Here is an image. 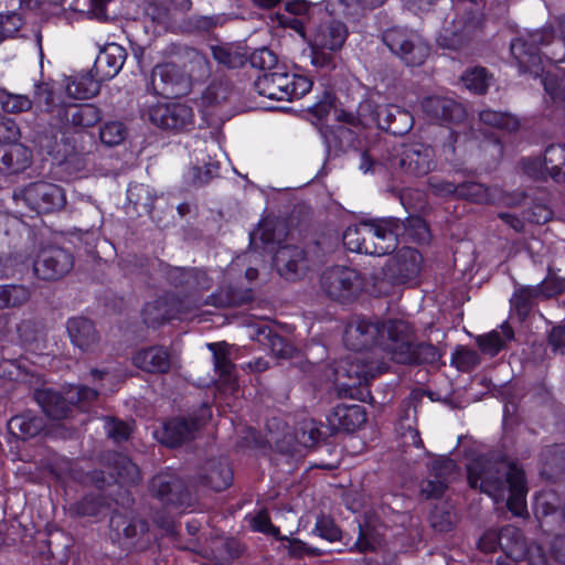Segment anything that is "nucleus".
Returning <instances> with one entry per match:
<instances>
[{"mask_svg":"<svg viewBox=\"0 0 565 565\" xmlns=\"http://www.w3.org/2000/svg\"><path fill=\"white\" fill-rule=\"evenodd\" d=\"M127 57L126 50L116 43L107 44L97 55L94 63V72L99 78L109 81L122 68Z\"/></svg>","mask_w":565,"mask_h":565,"instance_id":"obj_27","label":"nucleus"},{"mask_svg":"<svg viewBox=\"0 0 565 565\" xmlns=\"http://www.w3.org/2000/svg\"><path fill=\"white\" fill-rule=\"evenodd\" d=\"M97 395L96 390L77 385L67 392V397H63L50 388H40L34 392V399L49 417L62 419L67 416L71 405L78 404L84 406L96 399Z\"/></svg>","mask_w":565,"mask_h":565,"instance_id":"obj_8","label":"nucleus"},{"mask_svg":"<svg viewBox=\"0 0 565 565\" xmlns=\"http://www.w3.org/2000/svg\"><path fill=\"white\" fill-rule=\"evenodd\" d=\"M371 238H365L364 254L383 256L393 252L399 236H408L417 242H426L429 231L420 217H409L407 222L398 218L365 221Z\"/></svg>","mask_w":565,"mask_h":565,"instance_id":"obj_2","label":"nucleus"},{"mask_svg":"<svg viewBox=\"0 0 565 565\" xmlns=\"http://www.w3.org/2000/svg\"><path fill=\"white\" fill-rule=\"evenodd\" d=\"M250 288L234 287L232 285L221 287L216 292L209 296L203 302L196 305L213 306L216 308L239 307L253 300Z\"/></svg>","mask_w":565,"mask_h":565,"instance_id":"obj_32","label":"nucleus"},{"mask_svg":"<svg viewBox=\"0 0 565 565\" xmlns=\"http://www.w3.org/2000/svg\"><path fill=\"white\" fill-rule=\"evenodd\" d=\"M66 331L72 344L82 352H92L99 342V334L88 318L72 317L66 322Z\"/></svg>","mask_w":565,"mask_h":565,"instance_id":"obj_26","label":"nucleus"},{"mask_svg":"<svg viewBox=\"0 0 565 565\" xmlns=\"http://www.w3.org/2000/svg\"><path fill=\"white\" fill-rule=\"evenodd\" d=\"M207 349L213 354L214 370L221 383L231 391L236 390L235 365L230 359V345L226 342L207 343Z\"/></svg>","mask_w":565,"mask_h":565,"instance_id":"obj_31","label":"nucleus"},{"mask_svg":"<svg viewBox=\"0 0 565 565\" xmlns=\"http://www.w3.org/2000/svg\"><path fill=\"white\" fill-rule=\"evenodd\" d=\"M330 420L339 429L354 431L365 423L366 414L361 405L340 404L333 408Z\"/></svg>","mask_w":565,"mask_h":565,"instance_id":"obj_33","label":"nucleus"},{"mask_svg":"<svg viewBox=\"0 0 565 565\" xmlns=\"http://www.w3.org/2000/svg\"><path fill=\"white\" fill-rule=\"evenodd\" d=\"M43 427L41 418L30 415L14 416L9 420L10 430L23 439L36 436Z\"/></svg>","mask_w":565,"mask_h":565,"instance_id":"obj_42","label":"nucleus"},{"mask_svg":"<svg viewBox=\"0 0 565 565\" xmlns=\"http://www.w3.org/2000/svg\"><path fill=\"white\" fill-rule=\"evenodd\" d=\"M150 491L167 507L185 509L191 505V495L184 481L172 470L156 475Z\"/></svg>","mask_w":565,"mask_h":565,"instance_id":"obj_12","label":"nucleus"},{"mask_svg":"<svg viewBox=\"0 0 565 565\" xmlns=\"http://www.w3.org/2000/svg\"><path fill=\"white\" fill-rule=\"evenodd\" d=\"M479 204H491V203H510L502 193V190L498 186H486L477 182H465L459 184V195Z\"/></svg>","mask_w":565,"mask_h":565,"instance_id":"obj_34","label":"nucleus"},{"mask_svg":"<svg viewBox=\"0 0 565 565\" xmlns=\"http://www.w3.org/2000/svg\"><path fill=\"white\" fill-rule=\"evenodd\" d=\"M456 463L449 458L435 459L430 472L420 486V492L426 499L439 498L456 476Z\"/></svg>","mask_w":565,"mask_h":565,"instance_id":"obj_21","label":"nucleus"},{"mask_svg":"<svg viewBox=\"0 0 565 565\" xmlns=\"http://www.w3.org/2000/svg\"><path fill=\"white\" fill-rule=\"evenodd\" d=\"M254 86L260 96L269 99L292 100L310 92L312 83L305 76L276 67L273 72L259 75Z\"/></svg>","mask_w":565,"mask_h":565,"instance_id":"obj_6","label":"nucleus"},{"mask_svg":"<svg viewBox=\"0 0 565 565\" xmlns=\"http://www.w3.org/2000/svg\"><path fill=\"white\" fill-rule=\"evenodd\" d=\"M312 534L319 536L328 542H335L340 540L341 531L335 525L333 520L321 516L317 520L312 530Z\"/></svg>","mask_w":565,"mask_h":565,"instance_id":"obj_61","label":"nucleus"},{"mask_svg":"<svg viewBox=\"0 0 565 565\" xmlns=\"http://www.w3.org/2000/svg\"><path fill=\"white\" fill-rule=\"evenodd\" d=\"M382 39L390 51L409 66L422 65L429 54L426 41L406 28H390L384 31Z\"/></svg>","mask_w":565,"mask_h":565,"instance_id":"obj_7","label":"nucleus"},{"mask_svg":"<svg viewBox=\"0 0 565 565\" xmlns=\"http://www.w3.org/2000/svg\"><path fill=\"white\" fill-rule=\"evenodd\" d=\"M469 486L488 494L495 502H507L516 516L526 514L527 486L524 471L505 459L477 458L468 468Z\"/></svg>","mask_w":565,"mask_h":565,"instance_id":"obj_1","label":"nucleus"},{"mask_svg":"<svg viewBox=\"0 0 565 565\" xmlns=\"http://www.w3.org/2000/svg\"><path fill=\"white\" fill-rule=\"evenodd\" d=\"M1 167L0 171L7 173H18L26 169L31 162V153L28 148L21 143H10L0 148Z\"/></svg>","mask_w":565,"mask_h":565,"instance_id":"obj_37","label":"nucleus"},{"mask_svg":"<svg viewBox=\"0 0 565 565\" xmlns=\"http://www.w3.org/2000/svg\"><path fill=\"white\" fill-rule=\"evenodd\" d=\"M249 63L255 68L273 72L276 68L277 56L269 49L260 47L250 54Z\"/></svg>","mask_w":565,"mask_h":565,"instance_id":"obj_60","label":"nucleus"},{"mask_svg":"<svg viewBox=\"0 0 565 565\" xmlns=\"http://www.w3.org/2000/svg\"><path fill=\"white\" fill-rule=\"evenodd\" d=\"M373 107V103L370 100L363 102L360 104L358 109V115L343 110V109H333V116L335 120L339 122L348 124L351 127H358L360 125H369L370 117L367 118L366 113L371 114V109Z\"/></svg>","mask_w":565,"mask_h":565,"instance_id":"obj_51","label":"nucleus"},{"mask_svg":"<svg viewBox=\"0 0 565 565\" xmlns=\"http://www.w3.org/2000/svg\"><path fill=\"white\" fill-rule=\"evenodd\" d=\"M18 333L21 341L31 350H41L44 343L43 327L33 320H23L18 326Z\"/></svg>","mask_w":565,"mask_h":565,"instance_id":"obj_44","label":"nucleus"},{"mask_svg":"<svg viewBox=\"0 0 565 565\" xmlns=\"http://www.w3.org/2000/svg\"><path fill=\"white\" fill-rule=\"evenodd\" d=\"M510 50L521 68H530L536 65L540 60L539 54L554 62L565 61V49L559 42H556L555 35L550 29L536 30L520 36L511 42Z\"/></svg>","mask_w":565,"mask_h":565,"instance_id":"obj_4","label":"nucleus"},{"mask_svg":"<svg viewBox=\"0 0 565 565\" xmlns=\"http://www.w3.org/2000/svg\"><path fill=\"white\" fill-rule=\"evenodd\" d=\"M274 264L280 276L294 280L309 269V259L301 247L280 246L274 255Z\"/></svg>","mask_w":565,"mask_h":565,"instance_id":"obj_22","label":"nucleus"},{"mask_svg":"<svg viewBox=\"0 0 565 565\" xmlns=\"http://www.w3.org/2000/svg\"><path fill=\"white\" fill-rule=\"evenodd\" d=\"M481 6L475 0H457L451 20L446 19L438 42L441 46L457 50L476 32L482 22Z\"/></svg>","mask_w":565,"mask_h":565,"instance_id":"obj_5","label":"nucleus"},{"mask_svg":"<svg viewBox=\"0 0 565 565\" xmlns=\"http://www.w3.org/2000/svg\"><path fill=\"white\" fill-rule=\"evenodd\" d=\"M381 372L382 369L379 365L367 362L363 356L354 355L335 370V376L341 385L354 387L367 384Z\"/></svg>","mask_w":565,"mask_h":565,"instance_id":"obj_20","label":"nucleus"},{"mask_svg":"<svg viewBox=\"0 0 565 565\" xmlns=\"http://www.w3.org/2000/svg\"><path fill=\"white\" fill-rule=\"evenodd\" d=\"M54 92L53 86L50 83H38L34 85L33 104L41 109V111H47L53 114Z\"/></svg>","mask_w":565,"mask_h":565,"instance_id":"obj_57","label":"nucleus"},{"mask_svg":"<svg viewBox=\"0 0 565 565\" xmlns=\"http://www.w3.org/2000/svg\"><path fill=\"white\" fill-rule=\"evenodd\" d=\"M142 317L145 323L150 327H156L170 319V315L163 308V301L159 299L145 306Z\"/></svg>","mask_w":565,"mask_h":565,"instance_id":"obj_59","label":"nucleus"},{"mask_svg":"<svg viewBox=\"0 0 565 565\" xmlns=\"http://www.w3.org/2000/svg\"><path fill=\"white\" fill-rule=\"evenodd\" d=\"M396 430L399 434L402 441L405 446L413 445L417 448L423 446V440L419 436V433L417 429H414L412 427L408 414L399 419Z\"/></svg>","mask_w":565,"mask_h":565,"instance_id":"obj_63","label":"nucleus"},{"mask_svg":"<svg viewBox=\"0 0 565 565\" xmlns=\"http://www.w3.org/2000/svg\"><path fill=\"white\" fill-rule=\"evenodd\" d=\"M128 135L126 125L118 120H110L99 128V140L106 147L119 146Z\"/></svg>","mask_w":565,"mask_h":565,"instance_id":"obj_47","label":"nucleus"},{"mask_svg":"<svg viewBox=\"0 0 565 565\" xmlns=\"http://www.w3.org/2000/svg\"><path fill=\"white\" fill-rule=\"evenodd\" d=\"M110 473L120 484L132 486L141 481L139 467L124 454L115 452L109 457Z\"/></svg>","mask_w":565,"mask_h":565,"instance_id":"obj_36","label":"nucleus"},{"mask_svg":"<svg viewBox=\"0 0 565 565\" xmlns=\"http://www.w3.org/2000/svg\"><path fill=\"white\" fill-rule=\"evenodd\" d=\"M540 297V289L535 286H520L511 297V307L521 319H524L534 307Z\"/></svg>","mask_w":565,"mask_h":565,"instance_id":"obj_41","label":"nucleus"},{"mask_svg":"<svg viewBox=\"0 0 565 565\" xmlns=\"http://www.w3.org/2000/svg\"><path fill=\"white\" fill-rule=\"evenodd\" d=\"M423 111L433 120L460 124L467 117L465 107L449 97L429 96L422 102Z\"/></svg>","mask_w":565,"mask_h":565,"instance_id":"obj_23","label":"nucleus"},{"mask_svg":"<svg viewBox=\"0 0 565 565\" xmlns=\"http://www.w3.org/2000/svg\"><path fill=\"white\" fill-rule=\"evenodd\" d=\"M230 90L224 83H212L201 96V103L205 107H213L228 98Z\"/></svg>","mask_w":565,"mask_h":565,"instance_id":"obj_58","label":"nucleus"},{"mask_svg":"<svg viewBox=\"0 0 565 565\" xmlns=\"http://www.w3.org/2000/svg\"><path fill=\"white\" fill-rule=\"evenodd\" d=\"M153 190L142 183L130 184L127 190V199L138 215L151 214L154 201Z\"/></svg>","mask_w":565,"mask_h":565,"instance_id":"obj_39","label":"nucleus"},{"mask_svg":"<svg viewBox=\"0 0 565 565\" xmlns=\"http://www.w3.org/2000/svg\"><path fill=\"white\" fill-rule=\"evenodd\" d=\"M463 85L471 92L483 94L490 85V76L484 67L467 70L461 77Z\"/></svg>","mask_w":565,"mask_h":565,"instance_id":"obj_50","label":"nucleus"},{"mask_svg":"<svg viewBox=\"0 0 565 565\" xmlns=\"http://www.w3.org/2000/svg\"><path fill=\"white\" fill-rule=\"evenodd\" d=\"M0 105L4 113L20 114L32 109L33 102L28 95L0 90Z\"/></svg>","mask_w":565,"mask_h":565,"instance_id":"obj_48","label":"nucleus"},{"mask_svg":"<svg viewBox=\"0 0 565 565\" xmlns=\"http://www.w3.org/2000/svg\"><path fill=\"white\" fill-rule=\"evenodd\" d=\"M190 78L174 64L163 63L153 67L150 87L157 95L174 98L190 90Z\"/></svg>","mask_w":565,"mask_h":565,"instance_id":"obj_13","label":"nucleus"},{"mask_svg":"<svg viewBox=\"0 0 565 565\" xmlns=\"http://www.w3.org/2000/svg\"><path fill=\"white\" fill-rule=\"evenodd\" d=\"M370 231L366 230L365 221L356 225L349 226L343 233L344 246L355 253L364 254L365 238H371Z\"/></svg>","mask_w":565,"mask_h":565,"instance_id":"obj_49","label":"nucleus"},{"mask_svg":"<svg viewBox=\"0 0 565 565\" xmlns=\"http://www.w3.org/2000/svg\"><path fill=\"white\" fill-rule=\"evenodd\" d=\"M199 422L193 418H173L154 431L157 440L167 447L174 448L194 438Z\"/></svg>","mask_w":565,"mask_h":565,"instance_id":"obj_24","label":"nucleus"},{"mask_svg":"<svg viewBox=\"0 0 565 565\" xmlns=\"http://www.w3.org/2000/svg\"><path fill=\"white\" fill-rule=\"evenodd\" d=\"M422 262V255L416 249L403 247L387 260L384 274L393 284H405L418 277Z\"/></svg>","mask_w":565,"mask_h":565,"instance_id":"obj_18","label":"nucleus"},{"mask_svg":"<svg viewBox=\"0 0 565 565\" xmlns=\"http://www.w3.org/2000/svg\"><path fill=\"white\" fill-rule=\"evenodd\" d=\"M103 82L105 81L99 78L92 68L89 72L74 76L72 82L66 85V90L74 98H92L98 94Z\"/></svg>","mask_w":565,"mask_h":565,"instance_id":"obj_38","label":"nucleus"},{"mask_svg":"<svg viewBox=\"0 0 565 565\" xmlns=\"http://www.w3.org/2000/svg\"><path fill=\"white\" fill-rule=\"evenodd\" d=\"M371 122L393 135L402 136L411 130L413 116L396 105H373L370 114Z\"/></svg>","mask_w":565,"mask_h":565,"instance_id":"obj_19","label":"nucleus"},{"mask_svg":"<svg viewBox=\"0 0 565 565\" xmlns=\"http://www.w3.org/2000/svg\"><path fill=\"white\" fill-rule=\"evenodd\" d=\"M542 459L544 466L551 470V472H561L565 470V445H553L548 446L543 455Z\"/></svg>","mask_w":565,"mask_h":565,"instance_id":"obj_56","label":"nucleus"},{"mask_svg":"<svg viewBox=\"0 0 565 565\" xmlns=\"http://www.w3.org/2000/svg\"><path fill=\"white\" fill-rule=\"evenodd\" d=\"M390 322L391 320L380 323L379 321L374 322L365 319H356L350 322L343 335L345 347L359 352L377 345L385 352L383 342L387 340L385 328Z\"/></svg>","mask_w":565,"mask_h":565,"instance_id":"obj_11","label":"nucleus"},{"mask_svg":"<svg viewBox=\"0 0 565 565\" xmlns=\"http://www.w3.org/2000/svg\"><path fill=\"white\" fill-rule=\"evenodd\" d=\"M559 503L561 500L554 490H543L535 497V515L539 519L543 516H550L557 511Z\"/></svg>","mask_w":565,"mask_h":565,"instance_id":"obj_53","label":"nucleus"},{"mask_svg":"<svg viewBox=\"0 0 565 565\" xmlns=\"http://www.w3.org/2000/svg\"><path fill=\"white\" fill-rule=\"evenodd\" d=\"M480 362L479 354L475 350L460 348L452 354V363L461 371H470Z\"/></svg>","mask_w":565,"mask_h":565,"instance_id":"obj_64","label":"nucleus"},{"mask_svg":"<svg viewBox=\"0 0 565 565\" xmlns=\"http://www.w3.org/2000/svg\"><path fill=\"white\" fill-rule=\"evenodd\" d=\"M391 166L411 175H426L437 168L435 149L420 142L403 145L396 150Z\"/></svg>","mask_w":565,"mask_h":565,"instance_id":"obj_9","label":"nucleus"},{"mask_svg":"<svg viewBox=\"0 0 565 565\" xmlns=\"http://www.w3.org/2000/svg\"><path fill=\"white\" fill-rule=\"evenodd\" d=\"M513 330L508 323H502L500 331L493 330L487 334L479 335L477 343L482 352L489 355H495L505 344L513 339Z\"/></svg>","mask_w":565,"mask_h":565,"instance_id":"obj_40","label":"nucleus"},{"mask_svg":"<svg viewBox=\"0 0 565 565\" xmlns=\"http://www.w3.org/2000/svg\"><path fill=\"white\" fill-rule=\"evenodd\" d=\"M54 124L60 129L81 130L93 127L102 119V111L93 104H67L57 105L53 109Z\"/></svg>","mask_w":565,"mask_h":565,"instance_id":"obj_14","label":"nucleus"},{"mask_svg":"<svg viewBox=\"0 0 565 565\" xmlns=\"http://www.w3.org/2000/svg\"><path fill=\"white\" fill-rule=\"evenodd\" d=\"M30 289L23 285L0 286V309L20 307L30 299Z\"/></svg>","mask_w":565,"mask_h":565,"instance_id":"obj_46","label":"nucleus"},{"mask_svg":"<svg viewBox=\"0 0 565 565\" xmlns=\"http://www.w3.org/2000/svg\"><path fill=\"white\" fill-rule=\"evenodd\" d=\"M480 120L491 127H497L507 130H514L518 128V120L507 113H500L492 109H483L479 113Z\"/></svg>","mask_w":565,"mask_h":565,"instance_id":"obj_54","label":"nucleus"},{"mask_svg":"<svg viewBox=\"0 0 565 565\" xmlns=\"http://www.w3.org/2000/svg\"><path fill=\"white\" fill-rule=\"evenodd\" d=\"M150 121L162 129L182 131L194 125L193 109L181 103L158 104L149 110Z\"/></svg>","mask_w":565,"mask_h":565,"instance_id":"obj_16","label":"nucleus"},{"mask_svg":"<svg viewBox=\"0 0 565 565\" xmlns=\"http://www.w3.org/2000/svg\"><path fill=\"white\" fill-rule=\"evenodd\" d=\"M525 541L520 529L507 525L499 532V547L509 558L508 562H520L525 556Z\"/></svg>","mask_w":565,"mask_h":565,"instance_id":"obj_35","label":"nucleus"},{"mask_svg":"<svg viewBox=\"0 0 565 565\" xmlns=\"http://www.w3.org/2000/svg\"><path fill=\"white\" fill-rule=\"evenodd\" d=\"M23 200L31 210L38 213H51L64 206V190L53 183L36 182L28 185L23 192Z\"/></svg>","mask_w":565,"mask_h":565,"instance_id":"obj_17","label":"nucleus"},{"mask_svg":"<svg viewBox=\"0 0 565 565\" xmlns=\"http://www.w3.org/2000/svg\"><path fill=\"white\" fill-rule=\"evenodd\" d=\"M320 282L328 297L341 302L355 298L363 286L360 274L344 266L326 269Z\"/></svg>","mask_w":565,"mask_h":565,"instance_id":"obj_10","label":"nucleus"},{"mask_svg":"<svg viewBox=\"0 0 565 565\" xmlns=\"http://www.w3.org/2000/svg\"><path fill=\"white\" fill-rule=\"evenodd\" d=\"M347 36V25L341 21L330 20L317 26L312 36V43L315 47L335 52L343 46Z\"/></svg>","mask_w":565,"mask_h":565,"instance_id":"obj_28","label":"nucleus"},{"mask_svg":"<svg viewBox=\"0 0 565 565\" xmlns=\"http://www.w3.org/2000/svg\"><path fill=\"white\" fill-rule=\"evenodd\" d=\"M74 258L70 252L57 246L41 249L33 264L34 274L43 280H57L73 268Z\"/></svg>","mask_w":565,"mask_h":565,"instance_id":"obj_15","label":"nucleus"},{"mask_svg":"<svg viewBox=\"0 0 565 565\" xmlns=\"http://www.w3.org/2000/svg\"><path fill=\"white\" fill-rule=\"evenodd\" d=\"M199 479L214 491H223L233 480V471L225 459H211L201 469Z\"/></svg>","mask_w":565,"mask_h":565,"instance_id":"obj_29","label":"nucleus"},{"mask_svg":"<svg viewBox=\"0 0 565 565\" xmlns=\"http://www.w3.org/2000/svg\"><path fill=\"white\" fill-rule=\"evenodd\" d=\"M258 337V340L270 350L274 356L279 359H288L292 356L295 348L282 337L271 332V330L260 329Z\"/></svg>","mask_w":565,"mask_h":565,"instance_id":"obj_43","label":"nucleus"},{"mask_svg":"<svg viewBox=\"0 0 565 565\" xmlns=\"http://www.w3.org/2000/svg\"><path fill=\"white\" fill-rule=\"evenodd\" d=\"M132 362L135 366L148 373H166L171 366L170 353L161 345L139 350Z\"/></svg>","mask_w":565,"mask_h":565,"instance_id":"obj_30","label":"nucleus"},{"mask_svg":"<svg viewBox=\"0 0 565 565\" xmlns=\"http://www.w3.org/2000/svg\"><path fill=\"white\" fill-rule=\"evenodd\" d=\"M387 340L383 342L385 353L401 364H434L440 359V353L430 343L414 345L409 339V324L401 319L391 321L386 328Z\"/></svg>","mask_w":565,"mask_h":565,"instance_id":"obj_3","label":"nucleus"},{"mask_svg":"<svg viewBox=\"0 0 565 565\" xmlns=\"http://www.w3.org/2000/svg\"><path fill=\"white\" fill-rule=\"evenodd\" d=\"M284 235L282 224L274 221L266 220L262 222L258 227L250 234L252 242L256 239L262 241L264 244H273L280 242Z\"/></svg>","mask_w":565,"mask_h":565,"instance_id":"obj_52","label":"nucleus"},{"mask_svg":"<svg viewBox=\"0 0 565 565\" xmlns=\"http://www.w3.org/2000/svg\"><path fill=\"white\" fill-rule=\"evenodd\" d=\"M544 161L550 170V175L559 180L562 167L565 164V145H552L547 147Z\"/></svg>","mask_w":565,"mask_h":565,"instance_id":"obj_55","label":"nucleus"},{"mask_svg":"<svg viewBox=\"0 0 565 565\" xmlns=\"http://www.w3.org/2000/svg\"><path fill=\"white\" fill-rule=\"evenodd\" d=\"M359 536L355 542V547L361 553L375 551L382 545L383 537L379 529L370 522L358 524Z\"/></svg>","mask_w":565,"mask_h":565,"instance_id":"obj_45","label":"nucleus"},{"mask_svg":"<svg viewBox=\"0 0 565 565\" xmlns=\"http://www.w3.org/2000/svg\"><path fill=\"white\" fill-rule=\"evenodd\" d=\"M110 537L121 545L132 546L147 533L148 523L138 518L114 513L109 521Z\"/></svg>","mask_w":565,"mask_h":565,"instance_id":"obj_25","label":"nucleus"},{"mask_svg":"<svg viewBox=\"0 0 565 565\" xmlns=\"http://www.w3.org/2000/svg\"><path fill=\"white\" fill-rule=\"evenodd\" d=\"M249 525L254 531L271 535L277 540L280 536L279 529L271 523L266 510H260L255 515L250 516Z\"/></svg>","mask_w":565,"mask_h":565,"instance_id":"obj_62","label":"nucleus"}]
</instances>
